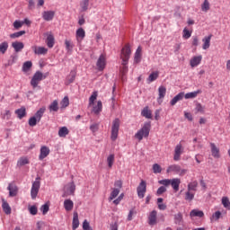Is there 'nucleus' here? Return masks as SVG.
I'll list each match as a JSON object with an SVG mask.
<instances>
[{"label": "nucleus", "mask_w": 230, "mask_h": 230, "mask_svg": "<svg viewBox=\"0 0 230 230\" xmlns=\"http://www.w3.org/2000/svg\"><path fill=\"white\" fill-rule=\"evenodd\" d=\"M118 195H119V189H112L110 194V197L108 199L109 202H111V200H114V199L118 197Z\"/></svg>", "instance_id": "obj_40"}, {"label": "nucleus", "mask_w": 230, "mask_h": 230, "mask_svg": "<svg viewBox=\"0 0 230 230\" xmlns=\"http://www.w3.org/2000/svg\"><path fill=\"white\" fill-rule=\"evenodd\" d=\"M208 10H211V4H209V0H204L201 4V12L208 13Z\"/></svg>", "instance_id": "obj_33"}, {"label": "nucleus", "mask_w": 230, "mask_h": 230, "mask_svg": "<svg viewBox=\"0 0 230 230\" xmlns=\"http://www.w3.org/2000/svg\"><path fill=\"white\" fill-rule=\"evenodd\" d=\"M65 45L66 51H71L73 49V43L71 42V40H66Z\"/></svg>", "instance_id": "obj_59"}, {"label": "nucleus", "mask_w": 230, "mask_h": 230, "mask_svg": "<svg viewBox=\"0 0 230 230\" xmlns=\"http://www.w3.org/2000/svg\"><path fill=\"white\" fill-rule=\"evenodd\" d=\"M157 78H159V71L152 72L147 78V84H152V82H155Z\"/></svg>", "instance_id": "obj_32"}, {"label": "nucleus", "mask_w": 230, "mask_h": 230, "mask_svg": "<svg viewBox=\"0 0 230 230\" xmlns=\"http://www.w3.org/2000/svg\"><path fill=\"white\" fill-rule=\"evenodd\" d=\"M204 217V211L199 210V209H192L190 212V217L191 218V220H193V218H202Z\"/></svg>", "instance_id": "obj_17"}, {"label": "nucleus", "mask_w": 230, "mask_h": 230, "mask_svg": "<svg viewBox=\"0 0 230 230\" xmlns=\"http://www.w3.org/2000/svg\"><path fill=\"white\" fill-rule=\"evenodd\" d=\"M60 107L61 109H66V107H69V97L65 96L63 100L60 102Z\"/></svg>", "instance_id": "obj_47"}, {"label": "nucleus", "mask_w": 230, "mask_h": 230, "mask_svg": "<svg viewBox=\"0 0 230 230\" xmlns=\"http://www.w3.org/2000/svg\"><path fill=\"white\" fill-rule=\"evenodd\" d=\"M130 55H132V49L130 45H125L120 51V59L122 60V67L120 68V73L122 77L128 73V60H130Z\"/></svg>", "instance_id": "obj_1"}, {"label": "nucleus", "mask_w": 230, "mask_h": 230, "mask_svg": "<svg viewBox=\"0 0 230 230\" xmlns=\"http://www.w3.org/2000/svg\"><path fill=\"white\" fill-rule=\"evenodd\" d=\"M201 62H202V55L194 56L190 60V67H198V66H200Z\"/></svg>", "instance_id": "obj_16"}, {"label": "nucleus", "mask_w": 230, "mask_h": 230, "mask_svg": "<svg viewBox=\"0 0 230 230\" xmlns=\"http://www.w3.org/2000/svg\"><path fill=\"white\" fill-rule=\"evenodd\" d=\"M150 136V123H146L136 134L135 137L138 141H143V137Z\"/></svg>", "instance_id": "obj_4"}, {"label": "nucleus", "mask_w": 230, "mask_h": 230, "mask_svg": "<svg viewBox=\"0 0 230 230\" xmlns=\"http://www.w3.org/2000/svg\"><path fill=\"white\" fill-rule=\"evenodd\" d=\"M107 66V58L105 57V54H102L96 63V66L98 71H103L105 69V66Z\"/></svg>", "instance_id": "obj_10"}, {"label": "nucleus", "mask_w": 230, "mask_h": 230, "mask_svg": "<svg viewBox=\"0 0 230 230\" xmlns=\"http://www.w3.org/2000/svg\"><path fill=\"white\" fill-rule=\"evenodd\" d=\"M40 120H39L38 118H36L35 116L31 117L29 119V125L30 127H35L37 125V123H39Z\"/></svg>", "instance_id": "obj_49"}, {"label": "nucleus", "mask_w": 230, "mask_h": 230, "mask_svg": "<svg viewBox=\"0 0 230 230\" xmlns=\"http://www.w3.org/2000/svg\"><path fill=\"white\" fill-rule=\"evenodd\" d=\"M196 111H197L198 112H201V114H204V112H205V111H206V108H205L204 106H202V104L198 103V104L196 105Z\"/></svg>", "instance_id": "obj_61"}, {"label": "nucleus", "mask_w": 230, "mask_h": 230, "mask_svg": "<svg viewBox=\"0 0 230 230\" xmlns=\"http://www.w3.org/2000/svg\"><path fill=\"white\" fill-rule=\"evenodd\" d=\"M50 152L51 150H49V147L46 146H42L40 149V155H39L40 161H43V159H46V157L49 155Z\"/></svg>", "instance_id": "obj_12"}, {"label": "nucleus", "mask_w": 230, "mask_h": 230, "mask_svg": "<svg viewBox=\"0 0 230 230\" xmlns=\"http://www.w3.org/2000/svg\"><path fill=\"white\" fill-rule=\"evenodd\" d=\"M197 186H199V182H197V181H191L188 184V190L197 191Z\"/></svg>", "instance_id": "obj_43"}, {"label": "nucleus", "mask_w": 230, "mask_h": 230, "mask_svg": "<svg viewBox=\"0 0 230 230\" xmlns=\"http://www.w3.org/2000/svg\"><path fill=\"white\" fill-rule=\"evenodd\" d=\"M31 49L34 51V55H48V49L45 47L34 45L31 47Z\"/></svg>", "instance_id": "obj_15"}, {"label": "nucleus", "mask_w": 230, "mask_h": 230, "mask_svg": "<svg viewBox=\"0 0 230 230\" xmlns=\"http://www.w3.org/2000/svg\"><path fill=\"white\" fill-rule=\"evenodd\" d=\"M25 33H26V31H24L14 32L13 34H10V38L11 39H19V37H22V35H24Z\"/></svg>", "instance_id": "obj_51"}, {"label": "nucleus", "mask_w": 230, "mask_h": 230, "mask_svg": "<svg viewBox=\"0 0 230 230\" xmlns=\"http://www.w3.org/2000/svg\"><path fill=\"white\" fill-rule=\"evenodd\" d=\"M64 208L66 211H73V208H75V203L71 199H65Z\"/></svg>", "instance_id": "obj_29"}, {"label": "nucleus", "mask_w": 230, "mask_h": 230, "mask_svg": "<svg viewBox=\"0 0 230 230\" xmlns=\"http://www.w3.org/2000/svg\"><path fill=\"white\" fill-rule=\"evenodd\" d=\"M213 35H208V36H206L202 39V42H203V45H202V48L203 49H209V46H211V39H212Z\"/></svg>", "instance_id": "obj_21"}, {"label": "nucleus", "mask_w": 230, "mask_h": 230, "mask_svg": "<svg viewBox=\"0 0 230 230\" xmlns=\"http://www.w3.org/2000/svg\"><path fill=\"white\" fill-rule=\"evenodd\" d=\"M137 193L138 199H145V193H146V181L141 180L139 185L137 188Z\"/></svg>", "instance_id": "obj_9"}, {"label": "nucleus", "mask_w": 230, "mask_h": 230, "mask_svg": "<svg viewBox=\"0 0 230 230\" xmlns=\"http://www.w3.org/2000/svg\"><path fill=\"white\" fill-rule=\"evenodd\" d=\"M29 211H30L31 215H37L39 210L37 209V206L33 205V206L29 207Z\"/></svg>", "instance_id": "obj_62"}, {"label": "nucleus", "mask_w": 230, "mask_h": 230, "mask_svg": "<svg viewBox=\"0 0 230 230\" xmlns=\"http://www.w3.org/2000/svg\"><path fill=\"white\" fill-rule=\"evenodd\" d=\"M76 190V186L75 185V182H70L65 186V190L68 195H73Z\"/></svg>", "instance_id": "obj_23"}, {"label": "nucleus", "mask_w": 230, "mask_h": 230, "mask_svg": "<svg viewBox=\"0 0 230 230\" xmlns=\"http://www.w3.org/2000/svg\"><path fill=\"white\" fill-rule=\"evenodd\" d=\"M166 96V87L160 86L158 88V101L163 100Z\"/></svg>", "instance_id": "obj_36"}, {"label": "nucleus", "mask_w": 230, "mask_h": 230, "mask_svg": "<svg viewBox=\"0 0 230 230\" xmlns=\"http://www.w3.org/2000/svg\"><path fill=\"white\" fill-rule=\"evenodd\" d=\"M195 199V193L191 192V190H189L185 193V200H193Z\"/></svg>", "instance_id": "obj_50"}, {"label": "nucleus", "mask_w": 230, "mask_h": 230, "mask_svg": "<svg viewBox=\"0 0 230 230\" xmlns=\"http://www.w3.org/2000/svg\"><path fill=\"white\" fill-rule=\"evenodd\" d=\"M15 114H17L19 119H22L24 116H26V108L22 107L15 111Z\"/></svg>", "instance_id": "obj_38"}, {"label": "nucleus", "mask_w": 230, "mask_h": 230, "mask_svg": "<svg viewBox=\"0 0 230 230\" xmlns=\"http://www.w3.org/2000/svg\"><path fill=\"white\" fill-rule=\"evenodd\" d=\"M85 39V30L84 28L80 27L75 31V40L76 42L79 44H82L84 40Z\"/></svg>", "instance_id": "obj_11"}, {"label": "nucleus", "mask_w": 230, "mask_h": 230, "mask_svg": "<svg viewBox=\"0 0 230 230\" xmlns=\"http://www.w3.org/2000/svg\"><path fill=\"white\" fill-rule=\"evenodd\" d=\"M49 110L50 112H58V101H53L49 106Z\"/></svg>", "instance_id": "obj_35"}, {"label": "nucleus", "mask_w": 230, "mask_h": 230, "mask_svg": "<svg viewBox=\"0 0 230 230\" xmlns=\"http://www.w3.org/2000/svg\"><path fill=\"white\" fill-rule=\"evenodd\" d=\"M40 190V181L39 178L32 182L31 190V197L33 200L37 199V195H39V190Z\"/></svg>", "instance_id": "obj_7"}, {"label": "nucleus", "mask_w": 230, "mask_h": 230, "mask_svg": "<svg viewBox=\"0 0 230 230\" xmlns=\"http://www.w3.org/2000/svg\"><path fill=\"white\" fill-rule=\"evenodd\" d=\"M26 164H30V158L28 156H22L17 161L18 168H22V166H26Z\"/></svg>", "instance_id": "obj_19"}, {"label": "nucleus", "mask_w": 230, "mask_h": 230, "mask_svg": "<svg viewBox=\"0 0 230 230\" xmlns=\"http://www.w3.org/2000/svg\"><path fill=\"white\" fill-rule=\"evenodd\" d=\"M181 222H182V214L181 213H178L176 215H174V224H181Z\"/></svg>", "instance_id": "obj_54"}, {"label": "nucleus", "mask_w": 230, "mask_h": 230, "mask_svg": "<svg viewBox=\"0 0 230 230\" xmlns=\"http://www.w3.org/2000/svg\"><path fill=\"white\" fill-rule=\"evenodd\" d=\"M153 172L154 173H161V172H163V167H161L159 164H154Z\"/></svg>", "instance_id": "obj_52"}, {"label": "nucleus", "mask_w": 230, "mask_h": 230, "mask_svg": "<svg viewBox=\"0 0 230 230\" xmlns=\"http://www.w3.org/2000/svg\"><path fill=\"white\" fill-rule=\"evenodd\" d=\"M164 192H166V187L161 186L160 188H158L156 195L159 197L160 195H163V193Z\"/></svg>", "instance_id": "obj_63"}, {"label": "nucleus", "mask_w": 230, "mask_h": 230, "mask_svg": "<svg viewBox=\"0 0 230 230\" xmlns=\"http://www.w3.org/2000/svg\"><path fill=\"white\" fill-rule=\"evenodd\" d=\"M7 190L9 191V197H17V193H19V188L15 183H9Z\"/></svg>", "instance_id": "obj_13"}, {"label": "nucleus", "mask_w": 230, "mask_h": 230, "mask_svg": "<svg viewBox=\"0 0 230 230\" xmlns=\"http://www.w3.org/2000/svg\"><path fill=\"white\" fill-rule=\"evenodd\" d=\"M221 204L225 208V209H227L228 211H230V199L227 196L222 197Z\"/></svg>", "instance_id": "obj_31"}, {"label": "nucleus", "mask_w": 230, "mask_h": 230, "mask_svg": "<svg viewBox=\"0 0 230 230\" xmlns=\"http://www.w3.org/2000/svg\"><path fill=\"white\" fill-rule=\"evenodd\" d=\"M42 18L44 21H53L55 18V12L54 11H44L42 13Z\"/></svg>", "instance_id": "obj_20"}, {"label": "nucleus", "mask_w": 230, "mask_h": 230, "mask_svg": "<svg viewBox=\"0 0 230 230\" xmlns=\"http://www.w3.org/2000/svg\"><path fill=\"white\" fill-rule=\"evenodd\" d=\"M24 24V22H21L19 20H16L14 22H13V28L15 30H19V28H22V25Z\"/></svg>", "instance_id": "obj_60"}, {"label": "nucleus", "mask_w": 230, "mask_h": 230, "mask_svg": "<svg viewBox=\"0 0 230 230\" xmlns=\"http://www.w3.org/2000/svg\"><path fill=\"white\" fill-rule=\"evenodd\" d=\"M46 44L49 49L55 46V36H53V34L49 33L47 35Z\"/></svg>", "instance_id": "obj_27"}, {"label": "nucleus", "mask_w": 230, "mask_h": 230, "mask_svg": "<svg viewBox=\"0 0 230 230\" xmlns=\"http://www.w3.org/2000/svg\"><path fill=\"white\" fill-rule=\"evenodd\" d=\"M115 159H116V156L114 155V154H111L108 155L106 161L109 168H112V166L114 165Z\"/></svg>", "instance_id": "obj_39"}, {"label": "nucleus", "mask_w": 230, "mask_h": 230, "mask_svg": "<svg viewBox=\"0 0 230 230\" xmlns=\"http://www.w3.org/2000/svg\"><path fill=\"white\" fill-rule=\"evenodd\" d=\"M40 211L42 212L43 215H46L48 211H49V205L48 203H45L44 205L41 206Z\"/></svg>", "instance_id": "obj_56"}, {"label": "nucleus", "mask_w": 230, "mask_h": 230, "mask_svg": "<svg viewBox=\"0 0 230 230\" xmlns=\"http://www.w3.org/2000/svg\"><path fill=\"white\" fill-rule=\"evenodd\" d=\"M42 80H44V75L40 71L36 72L31 80V87L37 88Z\"/></svg>", "instance_id": "obj_6"}, {"label": "nucleus", "mask_w": 230, "mask_h": 230, "mask_svg": "<svg viewBox=\"0 0 230 230\" xmlns=\"http://www.w3.org/2000/svg\"><path fill=\"white\" fill-rule=\"evenodd\" d=\"M69 135V129L67 127H61L58 130L59 137H66V136Z\"/></svg>", "instance_id": "obj_37"}, {"label": "nucleus", "mask_w": 230, "mask_h": 230, "mask_svg": "<svg viewBox=\"0 0 230 230\" xmlns=\"http://www.w3.org/2000/svg\"><path fill=\"white\" fill-rule=\"evenodd\" d=\"M141 114L144 118H146L147 119H152V111H150L148 107H145L142 110Z\"/></svg>", "instance_id": "obj_34"}, {"label": "nucleus", "mask_w": 230, "mask_h": 230, "mask_svg": "<svg viewBox=\"0 0 230 230\" xmlns=\"http://www.w3.org/2000/svg\"><path fill=\"white\" fill-rule=\"evenodd\" d=\"M149 226H155L157 224V211L153 210L148 217Z\"/></svg>", "instance_id": "obj_18"}, {"label": "nucleus", "mask_w": 230, "mask_h": 230, "mask_svg": "<svg viewBox=\"0 0 230 230\" xmlns=\"http://www.w3.org/2000/svg\"><path fill=\"white\" fill-rule=\"evenodd\" d=\"M44 112H46V108H40L34 115L40 121L42 119V116H44Z\"/></svg>", "instance_id": "obj_45"}, {"label": "nucleus", "mask_w": 230, "mask_h": 230, "mask_svg": "<svg viewBox=\"0 0 230 230\" xmlns=\"http://www.w3.org/2000/svg\"><path fill=\"white\" fill-rule=\"evenodd\" d=\"M31 66H33L31 61H26L25 63H23L22 72L23 73H28V71H30V69H31Z\"/></svg>", "instance_id": "obj_46"}, {"label": "nucleus", "mask_w": 230, "mask_h": 230, "mask_svg": "<svg viewBox=\"0 0 230 230\" xmlns=\"http://www.w3.org/2000/svg\"><path fill=\"white\" fill-rule=\"evenodd\" d=\"M211 146V154L215 157V159H219L220 157V149L215 146V144H210Z\"/></svg>", "instance_id": "obj_28"}, {"label": "nucleus", "mask_w": 230, "mask_h": 230, "mask_svg": "<svg viewBox=\"0 0 230 230\" xmlns=\"http://www.w3.org/2000/svg\"><path fill=\"white\" fill-rule=\"evenodd\" d=\"M201 93H202L201 90L190 92V93L184 94V98H185V100H193V98H197V96H199V94H201Z\"/></svg>", "instance_id": "obj_24"}, {"label": "nucleus", "mask_w": 230, "mask_h": 230, "mask_svg": "<svg viewBox=\"0 0 230 230\" xmlns=\"http://www.w3.org/2000/svg\"><path fill=\"white\" fill-rule=\"evenodd\" d=\"M82 12H87L89 9V0H83L80 4Z\"/></svg>", "instance_id": "obj_48"}, {"label": "nucleus", "mask_w": 230, "mask_h": 230, "mask_svg": "<svg viewBox=\"0 0 230 230\" xmlns=\"http://www.w3.org/2000/svg\"><path fill=\"white\" fill-rule=\"evenodd\" d=\"M6 51H8V41H4L0 43V53H2V55H4Z\"/></svg>", "instance_id": "obj_42"}, {"label": "nucleus", "mask_w": 230, "mask_h": 230, "mask_svg": "<svg viewBox=\"0 0 230 230\" xmlns=\"http://www.w3.org/2000/svg\"><path fill=\"white\" fill-rule=\"evenodd\" d=\"M192 31H190L188 27H185L182 31V39L186 40L191 37Z\"/></svg>", "instance_id": "obj_41"}, {"label": "nucleus", "mask_w": 230, "mask_h": 230, "mask_svg": "<svg viewBox=\"0 0 230 230\" xmlns=\"http://www.w3.org/2000/svg\"><path fill=\"white\" fill-rule=\"evenodd\" d=\"M100 128V124L98 123H93L90 126V130L94 134V132H98Z\"/></svg>", "instance_id": "obj_58"}, {"label": "nucleus", "mask_w": 230, "mask_h": 230, "mask_svg": "<svg viewBox=\"0 0 230 230\" xmlns=\"http://www.w3.org/2000/svg\"><path fill=\"white\" fill-rule=\"evenodd\" d=\"M171 186L174 191H179V187L181 186V179H179V178L172 179Z\"/></svg>", "instance_id": "obj_25"}, {"label": "nucleus", "mask_w": 230, "mask_h": 230, "mask_svg": "<svg viewBox=\"0 0 230 230\" xmlns=\"http://www.w3.org/2000/svg\"><path fill=\"white\" fill-rule=\"evenodd\" d=\"M188 170L181 168L179 164H171L166 169V173H173V175H180L182 177L186 175Z\"/></svg>", "instance_id": "obj_3"}, {"label": "nucleus", "mask_w": 230, "mask_h": 230, "mask_svg": "<svg viewBox=\"0 0 230 230\" xmlns=\"http://www.w3.org/2000/svg\"><path fill=\"white\" fill-rule=\"evenodd\" d=\"M157 204H158V208L161 209L162 211H164V209H166V206L163 204V198L157 199Z\"/></svg>", "instance_id": "obj_55"}, {"label": "nucleus", "mask_w": 230, "mask_h": 230, "mask_svg": "<svg viewBox=\"0 0 230 230\" xmlns=\"http://www.w3.org/2000/svg\"><path fill=\"white\" fill-rule=\"evenodd\" d=\"M1 118L2 119H10V118H12V111H10V110H4V111L1 113Z\"/></svg>", "instance_id": "obj_44"}, {"label": "nucleus", "mask_w": 230, "mask_h": 230, "mask_svg": "<svg viewBox=\"0 0 230 230\" xmlns=\"http://www.w3.org/2000/svg\"><path fill=\"white\" fill-rule=\"evenodd\" d=\"M83 229L84 230H93V228L91 227V225H89V222H87V220L84 221Z\"/></svg>", "instance_id": "obj_64"}, {"label": "nucleus", "mask_w": 230, "mask_h": 230, "mask_svg": "<svg viewBox=\"0 0 230 230\" xmlns=\"http://www.w3.org/2000/svg\"><path fill=\"white\" fill-rule=\"evenodd\" d=\"M2 208L5 215L12 214V208L10 207V204H8V202H6L4 199H2Z\"/></svg>", "instance_id": "obj_26"}, {"label": "nucleus", "mask_w": 230, "mask_h": 230, "mask_svg": "<svg viewBox=\"0 0 230 230\" xmlns=\"http://www.w3.org/2000/svg\"><path fill=\"white\" fill-rule=\"evenodd\" d=\"M80 226V221L78 220V213L74 212V217L72 222V229L76 230L78 229V226Z\"/></svg>", "instance_id": "obj_30"}, {"label": "nucleus", "mask_w": 230, "mask_h": 230, "mask_svg": "<svg viewBox=\"0 0 230 230\" xmlns=\"http://www.w3.org/2000/svg\"><path fill=\"white\" fill-rule=\"evenodd\" d=\"M12 48H13L16 53H19L20 51H22V49H24V43L21 41H14L12 43Z\"/></svg>", "instance_id": "obj_22"}, {"label": "nucleus", "mask_w": 230, "mask_h": 230, "mask_svg": "<svg viewBox=\"0 0 230 230\" xmlns=\"http://www.w3.org/2000/svg\"><path fill=\"white\" fill-rule=\"evenodd\" d=\"M98 98V92H93L92 95L89 98V104L88 107L92 109V112L93 114H100L103 109V104L102 103V101L96 102V99Z\"/></svg>", "instance_id": "obj_2"}, {"label": "nucleus", "mask_w": 230, "mask_h": 230, "mask_svg": "<svg viewBox=\"0 0 230 230\" xmlns=\"http://www.w3.org/2000/svg\"><path fill=\"white\" fill-rule=\"evenodd\" d=\"M182 154H184V146L182 145V141H181L174 147L173 161H181V155H182Z\"/></svg>", "instance_id": "obj_8"}, {"label": "nucleus", "mask_w": 230, "mask_h": 230, "mask_svg": "<svg viewBox=\"0 0 230 230\" xmlns=\"http://www.w3.org/2000/svg\"><path fill=\"white\" fill-rule=\"evenodd\" d=\"M75 78H76V74L75 72H71L70 75L67 76V84H73L75 82Z\"/></svg>", "instance_id": "obj_53"}, {"label": "nucleus", "mask_w": 230, "mask_h": 230, "mask_svg": "<svg viewBox=\"0 0 230 230\" xmlns=\"http://www.w3.org/2000/svg\"><path fill=\"white\" fill-rule=\"evenodd\" d=\"M172 182V180L170 179H164L158 181V184H162V186H170Z\"/></svg>", "instance_id": "obj_57"}, {"label": "nucleus", "mask_w": 230, "mask_h": 230, "mask_svg": "<svg viewBox=\"0 0 230 230\" xmlns=\"http://www.w3.org/2000/svg\"><path fill=\"white\" fill-rule=\"evenodd\" d=\"M143 58V48L141 46L137 47L134 54V64H139Z\"/></svg>", "instance_id": "obj_14"}, {"label": "nucleus", "mask_w": 230, "mask_h": 230, "mask_svg": "<svg viewBox=\"0 0 230 230\" xmlns=\"http://www.w3.org/2000/svg\"><path fill=\"white\" fill-rule=\"evenodd\" d=\"M119 119H115L112 121L111 124V141H116L118 139V136L119 134Z\"/></svg>", "instance_id": "obj_5"}]
</instances>
